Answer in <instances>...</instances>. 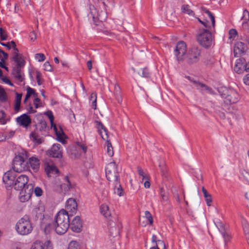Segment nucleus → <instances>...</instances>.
<instances>
[{"mask_svg":"<svg viewBox=\"0 0 249 249\" xmlns=\"http://www.w3.org/2000/svg\"><path fill=\"white\" fill-rule=\"evenodd\" d=\"M221 96L225 99V102L230 104L236 103L239 100L238 93L232 89L226 87L221 88L219 90Z\"/></svg>","mask_w":249,"mask_h":249,"instance_id":"8","label":"nucleus"},{"mask_svg":"<svg viewBox=\"0 0 249 249\" xmlns=\"http://www.w3.org/2000/svg\"><path fill=\"white\" fill-rule=\"evenodd\" d=\"M61 147V146L60 144H54L51 149L48 150V154L50 157L54 158H57L61 160L63 155L62 150L60 149Z\"/></svg>","mask_w":249,"mask_h":249,"instance_id":"12","label":"nucleus"},{"mask_svg":"<svg viewBox=\"0 0 249 249\" xmlns=\"http://www.w3.org/2000/svg\"><path fill=\"white\" fill-rule=\"evenodd\" d=\"M110 226L108 228L109 233L110 236L115 237L119 235V230L118 227L116 226L114 223L110 224Z\"/></svg>","mask_w":249,"mask_h":249,"instance_id":"29","label":"nucleus"},{"mask_svg":"<svg viewBox=\"0 0 249 249\" xmlns=\"http://www.w3.org/2000/svg\"><path fill=\"white\" fill-rule=\"evenodd\" d=\"M87 67L89 69V70L90 71L92 69V61L89 60L87 63Z\"/></svg>","mask_w":249,"mask_h":249,"instance_id":"63","label":"nucleus"},{"mask_svg":"<svg viewBox=\"0 0 249 249\" xmlns=\"http://www.w3.org/2000/svg\"><path fill=\"white\" fill-rule=\"evenodd\" d=\"M160 239H158V237L155 234H153L152 237V243L153 244H156L158 243V240H160Z\"/></svg>","mask_w":249,"mask_h":249,"instance_id":"60","label":"nucleus"},{"mask_svg":"<svg viewBox=\"0 0 249 249\" xmlns=\"http://www.w3.org/2000/svg\"><path fill=\"white\" fill-rule=\"evenodd\" d=\"M36 58L38 60L39 62L44 61L45 59V56L44 54L42 53H36Z\"/></svg>","mask_w":249,"mask_h":249,"instance_id":"52","label":"nucleus"},{"mask_svg":"<svg viewBox=\"0 0 249 249\" xmlns=\"http://www.w3.org/2000/svg\"><path fill=\"white\" fill-rule=\"evenodd\" d=\"M44 114L46 115L50 119L51 123L53 124V122L54 120V117L53 114V112L51 110H48L44 113Z\"/></svg>","mask_w":249,"mask_h":249,"instance_id":"51","label":"nucleus"},{"mask_svg":"<svg viewBox=\"0 0 249 249\" xmlns=\"http://www.w3.org/2000/svg\"><path fill=\"white\" fill-rule=\"evenodd\" d=\"M63 181V182L60 185V188L61 191L65 194L74 186V184L71 182L68 176H64Z\"/></svg>","mask_w":249,"mask_h":249,"instance_id":"14","label":"nucleus"},{"mask_svg":"<svg viewBox=\"0 0 249 249\" xmlns=\"http://www.w3.org/2000/svg\"><path fill=\"white\" fill-rule=\"evenodd\" d=\"M160 194L162 198V200L164 201H166L168 200V195L166 192L164 191L163 188L160 189Z\"/></svg>","mask_w":249,"mask_h":249,"instance_id":"43","label":"nucleus"},{"mask_svg":"<svg viewBox=\"0 0 249 249\" xmlns=\"http://www.w3.org/2000/svg\"><path fill=\"white\" fill-rule=\"evenodd\" d=\"M15 172L10 170L6 172L3 176V181L6 185V187L7 189H8L9 187H12L15 181L16 178Z\"/></svg>","mask_w":249,"mask_h":249,"instance_id":"11","label":"nucleus"},{"mask_svg":"<svg viewBox=\"0 0 249 249\" xmlns=\"http://www.w3.org/2000/svg\"><path fill=\"white\" fill-rule=\"evenodd\" d=\"M26 162H28V166L30 167L35 172H37L40 166V160L36 157L33 156L30 158Z\"/></svg>","mask_w":249,"mask_h":249,"instance_id":"20","label":"nucleus"},{"mask_svg":"<svg viewBox=\"0 0 249 249\" xmlns=\"http://www.w3.org/2000/svg\"><path fill=\"white\" fill-rule=\"evenodd\" d=\"M202 191L207 205L210 206L211 203L212 201L211 195L208 192L207 190L204 187H202Z\"/></svg>","mask_w":249,"mask_h":249,"instance_id":"34","label":"nucleus"},{"mask_svg":"<svg viewBox=\"0 0 249 249\" xmlns=\"http://www.w3.org/2000/svg\"><path fill=\"white\" fill-rule=\"evenodd\" d=\"M114 95L115 98L119 103H121L122 98L121 93V89L119 85H115L114 86Z\"/></svg>","mask_w":249,"mask_h":249,"instance_id":"31","label":"nucleus"},{"mask_svg":"<svg viewBox=\"0 0 249 249\" xmlns=\"http://www.w3.org/2000/svg\"><path fill=\"white\" fill-rule=\"evenodd\" d=\"M45 208L44 206L39 205L35 208L32 212V216L35 217V220L38 219H43L44 217Z\"/></svg>","mask_w":249,"mask_h":249,"instance_id":"17","label":"nucleus"},{"mask_svg":"<svg viewBox=\"0 0 249 249\" xmlns=\"http://www.w3.org/2000/svg\"><path fill=\"white\" fill-rule=\"evenodd\" d=\"M44 70L48 71H52L53 68L49 62L46 61L44 64Z\"/></svg>","mask_w":249,"mask_h":249,"instance_id":"53","label":"nucleus"},{"mask_svg":"<svg viewBox=\"0 0 249 249\" xmlns=\"http://www.w3.org/2000/svg\"><path fill=\"white\" fill-rule=\"evenodd\" d=\"M145 217L149 222L150 225H152L153 222V218L151 214L149 211H146L145 212Z\"/></svg>","mask_w":249,"mask_h":249,"instance_id":"44","label":"nucleus"},{"mask_svg":"<svg viewBox=\"0 0 249 249\" xmlns=\"http://www.w3.org/2000/svg\"><path fill=\"white\" fill-rule=\"evenodd\" d=\"M45 171L49 177L55 175L59 172L57 168L53 163L48 162L45 164Z\"/></svg>","mask_w":249,"mask_h":249,"instance_id":"21","label":"nucleus"},{"mask_svg":"<svg viewBox=\"0 0 249 249\" xmlns=\"http://www.w3.org/2000/svg\"><path fill=\"white\" fill-rule=\"evenodd\" d=\"M28 181L26 175H21L16 178L12 186L16 190L20 191L19 198L22 202L27 201L33 193L34 185Z\"/></svg>","mask_w":249,"mask_h":249,"instance_id":"2","label":"nucleus"},{"mask_svg":"<svg viewBox=\"0 0 249 249\" xmlns=\"http://www.w3.org/2000/svg\"><path fill=\"white\" fill-rule=\"evenodd\" d=\"M0 52H1V54H2L3 55V57L2 58H1V59H4V61L7 59L8 57V54L4 52V51H2L1 50L0 51Z\"/></svg>","mask_w":249,"mask_h":249,"instance_id":"61","label":"nucleus"},{"mask_svg":"<svg viewBox=\"0 0 249 249\" xmlns=\"http://www.w3.org/2000/svg\"><path fill=\"white\" fill-rule=\"evenodd\" d=\"M246 45L242 42H237L235 44L234 47V55L235 57H238L243 54L247 50Z\"/></svg>","mask_w":249,"mask_h":249,"instance_id":"15","label":"nucleus"},{"mask_svg":"<svg viewBox=\"0 0 249 249\" xmlns=\"http://www.w3.org/2000/svg\"><path fill=\"white\" fill-rule=\"evenodd\" d=\"M13 60L16 63V67L23 68L25 64V61L22 58V55L18 56L17 54L13 55Z\"/></svg>","mask_w":249,"mask_h":249,"instance_id":"27","label":"nucleus"},{"mask_svg":"<svg viewBox=\"0 0 249 249\" xmlns=\"http://www.w3.org/2000/svg\"><path fill=\"white\" fill-rule=\"evenodd\" d=\"M51 126L52 128H53L54 131L55 132L57 141L62 143H64L65 140L63 139V137L65 136V134L63 132L62 129L60 128V130L58 131L56 125L53 123V124H51Z\"/></svg>","mask_w":249,"mask_h":249,"instance_id":"25","label":"nucleus"},{"mask_svg":"<svg viewBox=\"0 0 249 249\" xmlns=\"http://www.w3.org/2000/svg\"><path fill=\"white\" fill-rule=\"evenodd\" d=\"M16 120L18 124L25 128H27L32 122L31 119L26 113L20 115L19 117H18Z\"/></svg>","mask_w":249,"mask_h":249,"instance_id":"19","label":"nucleus"},{"mask_svg":"<svg viewBox=\"0 0 249 249\" xmlns=\"http://www.w3.org/2000/svg\"><path fill=\"white\" fill-rule=\"evenodd\" d=\"M244 232L246 234V238L248 241V245L249 246V229L246 227L244 226L243 227Z\"/></svg>","mask_w":249,"mask_h":249,"instance_id":"56","label":"nucleus"},{"mask_svg":"<svg viewBox=\"0 0 249 249\" xmlns=\"http://www.w3.org/2000/svg\"><path fill=\"white\" fill-rule=\"evenodd\" d=\"M27 94L30 96L32 95L35 97L37 96V93L36 92L35 90L29 87L27 88Z\"/></svg>","mask_w":249,"mask_h":249,"instance_id":"49","label":"nucleus"},{"mask_svg":"<svg viewBox=\"0 0 249 249\" xmlns=\"http://www.w3.org/2000/svg\"><path fill=\"white\" fill-rule=\"evenodd\" d=\"M138 74L141 76L146 78H149L150 77V73L147 68H143L141 69L138 72Z\"/></svg>","mask_w":249,"mask_h":249,"instance_id":"35","label":"nucleus"},{"mask_svg":"<svg viewBox=\"0 0 249 249\" xmlns=\"http://www.w3.org/2000/svg\"><path fill=\"white\" fill-rule=\"evenodd\" d=\"M203 11L207 14L209 18H210L211 22H212V25L213 28H214L215 27V18L213 15L212 12H211L209 10L207 9L204 8H203Z\"/></svg>","mask_w":249,"mask_h":249,"instance_id":"37","label":"nucleus"},{"mask_svg":"<svg viewBox=\"0 0 249 249\" xmlns=\"http://www.w3.org/2000/svg\"><path fill=\"white\" fill-rule=\"evenodd\" d=\"M95 126L97 129V131L100 134L102 139L104 140L108 139V133L107 128L104 125V124L98 121H95Z\"/></svg>","mask_w":249,"mask_h":249,"instance_id":"16","label":"nucleus"},{"mask_svg":"<svg viewBox=\"0 0 249 249\" xmlns=\"http://www.w3.org/2000/svg\"><path fill=\"white\" fill-rule=\"evenodd\" d=\"M111 0H106V1L103 0L101 2V3L99 5V6L101 7H103L105 11L102 10L100 12H99L97 11L96 8L94 7V5H90V13L89 15V18H92L94 23L96 25H98V21L104 22L107 19V14L106 12V8L111 4Z\"/></svg>","mask_w":249,"mask_h":249,"instance_id":"4","label":"nucleus"},{"mask_svg":"<svg viewBox=\"0 0 249 249\" xmlns=\"http://www.w3.org/2000/svg\"><path fill=\"white\" fill-rule=\"evenodd\" d=\"M22 98V94L16 93V97L15 100V104L14 107V109L16 112H18L20 109V107L21 104V101Z\"/></svg>","mask_w":249,"mask_h":249,"instance_id":"32","label":"nucleus"},{"mask_svg":"<svg viewBox=\"0 0 249 249\" xmlns=\"http://www.w3.org/2000/svg\"><path fill=\"white\" fill-rule=\"evenodd\" d=\"M182 12L190 16H194L195 13L190 8V6L188 4L183 5L181 7Z\"/></svg>","mask_w":249,"mask_h":249,"instance_id":"36","label":"nucleus"},{"mask_svg":"<svg viewBox=\"0 0 249 249\" xmlns=\"http://www.w3.org/2000/svg\"><path fill=\"white\" fill-rule=\"evenodd\" d=\"M204 63L206 65H211L214 63L213 59H211L210 60H205Z\"/></svg>","mask_w":249,"mask_h":249,"instance_id":"64","label":"nucleus"},{"mask_svg":"<svg viewBox=\"0 0 249 249\" xmlns=\"http://www.w3.org/2000/svg\"><path fill=\"white\" fill-rule=\"evenodd\" d=\"M39 130L40 132L45 131L47 128V123L44 121H41L39 124Z\"/></svg>","mask_w":249,"mask_h":249,"instance_id":"41","label":"nucleus"},{"mask_svg":"<svg viewBox=\"0 0 249 249\" xmlns=\"http://www.w3.org/2000/svg\"><path fill=\"white\" fill-rule=\"evenodd\" d=\"M237 31L236 29H231L229 32V38L234 39L237 35Z\"/></svg>","mask_w":249,"mask_h":249,"instance_id":"46","label":"nucleus"},{"mask_svg":"<svg viewBox=\"0 0 249 249\" xmlns=\"http://www.w3.org/2000/svg\"><path fill=\"white\" fill-rule=\"evenodd\" d=\"M245 59L240 58L236 60V63L234 65V71L237 72H239L241 70L243 65L245 62Z\"/></svg>","mask_w":249,"mask_h":249,"instance_id":"33","label":"nucleus"},{"mask_svg":"<svg viewBox=\"0 0 249 249\" xmlns=\"http://www.w3.org/2000/svg\"><path fill=\"white\" fill-rule=\"evenodd\" d=\"M22 68L15 67L12 70V74L15 78V79L18 80L19 82H21L23 81L24 78L22 77L21 74V69Z\"/></svg>","mask_w":249,"mask_h":249,"instance_id":"26","label":"nucleus"},{"mask_svg":"<svg viewBox=\"0 0 249 249\" xmlns=\"http://www.w3.org/2000/svg\"><path fill=\"white\" fill-rule=\"evenodd\" d=\"M26 158V155L23 153H20L18 155L16 156L13 160L12 168L13 171L20 173L27 170L29 166H28V162H26L25 161Z\"/></svg>","mask_w":249,"mask_h":249,"instance_id":"7","label":"nucleus"},{"mask_svg":"<svg viewBox=\"0 0 249 249\" xmlns=\"http://www.w3.org/2000/svg\"><path fill=\"white\" fill-rule=\"evenodd\" d=\"M193 83L196 85L197 88H201V92H202L203 91H206L207 92L211 94H214V92L213 90L207 85L197 81H193Z\"/></svg>","mask_w":249,"mask_h":249,"instance_id":"24","label":"nucleus"},{"mask_svg":"<svg viewBox=\"0 0 249 249\" xmlns=\"http://www.w3.org/2000/svg\"><path fill=\"white\" fill-rule=\"evenodd\" d=\"M242 19L244 20L243 23L247 22L249 20V12L246 9L244 10L243 11V15L242 17Z\"/></svg>","mask_w":249,"mask_h":249,"instance_id":"45","label":"nucleus"},{"mask_svg":"<svg viewBox=\"0 0 249 249\" xmlns=\"http://www.w3.org/2000/svg\"><path fill=\"white\" fill-rule=\"evenodd\" d=\"M219 231L222 235L223 238L224 239L225 246H226L227 244L231 240V235L228 231L225 230L223 227H221L220 229H219Z\"/></svg>","mask_w":249,"mask_h":249,"instance_id":"28","label":"nucleus"},{"mask_svg":"<svg viewBox=\"0 0 249 249\" xmlns=\"http://www.w3.org/2000/svg\"><path fill=\"white\" fill-rule=\"evenodd\" d=\"M69 227L70 216L66 210L62 209L56 215L54 222L46 225L44 231L47 233L53 229L58 234L61 235L67 231Z\"/></svg>","mask_w":249,"mask_h":249,"instance_id":"1","label":"nucleus"},{"mask_svg":"<svg viewBox=\"0 0 249 249\" xmlns=\"http://www.w3.org/2000/svg\"><path fill=\"white\" fill-rule=\"evenodd\" d=\"M36 78L37 83V84L40 86V85H42V82H41V80H40V77L42 76V74H41V72L39 71H36Z\"/></svg>","mask_w":249,"mask_h":249,"instance_id":"54","label":"nucleus"},{"mask_svg":"<svg viewBox=\"0 0 249 249\" xmlns=\"http://www.w3.org/2000/svg\"><path fill=\"white\" fill-rule=\"evenodd\" d=\"M155 245H158V247H159L160 248V247H161L162 249H166L165 244L163 241L161 240H158V243Z\"/></svg>","mask_w":249,"mask_h":249,"instance_id":"57","label":"nucleus"},{"mask_svg":"<svg viewBox=\"0 0 249 249\" xmlns=\"http://www.w3.org/2000/svg\"><path fill=\"white\" fill-rule=\"evenodd\" d=\"M186 50V44L184 41H179L177 44L174 53L178 61H181L184 59Z\"/></svg>","mask_w":249,"mask_h":249,"instance_id":"10","label":"nucleus"},{"mask_svg":"<svg viewBox=\"0 0 249 249\" xmlns=\"http://www.w3.org/2000/svg\"><path fill=\"white\" fill-rule=\"evenodd\" d=\"M106 140L107 141V154L109 156L112 157L114 155V152L111 142L108 140V139H106Z\"/></svg>","mask_w":249,"mask_h":249,"instance_id":"38","label":"nucleus"},{"mask_svg":"<svg viewBox=\"0 0 249 249\" xmlns=\"http://www.w3.org/2000/svg\"><path fill=\"white\" fill-rule=\"evenodd\" d=\"M241 173L245 180L249 184V173L245 170H242Z\"/></svg>","mask_w":249,"mask_h":249,"instance_id":"42","label":"nucleus"},{"mask_svg":"<svg viewBox=\"0 0 249 249\" xmlns=\"http://www.w3.org/2000/svg\"><path fill=\"white\" fill-rule=\"evenodd\" d=\"M30 37L31 40L34 41L36 39V36L34 32H32L30 34Z\"/></svg>","mask_w":249,"mask_h":249,"instance_id":"62","label":"nucleus"},{"mask_svg":"<svg viewBox=\"0 0 249 249\" xmlns=\"http://www.w3.org/2000/svg\"><path fill=\"white\" fill-rule=\"evenodd\" d=\"M0 100L1 101L6 100V92L2 88H0Z\"/></svg>","mask_w":249,"mask_h":249,"instance_id":"50","label":"nucleus"},{"mask_svg":"<svg viewBox=\"0 0 249 249\" xmlns=\"http://www.w3.org/2000/svg\"><path fill=\"white\" fill-rule=\"evenodd\" d=\"M243 81L246 85H249V73L246 74L244 77Z\"/></svg>","mask_w":249,"mask_h":249,"instance_id":"59","label":"nucleus"},{"mask_svg":"<svg viewBox=\"0 0 249 249\" xmlns=\"http://www.w3.org/2000/svg\"><path fill=\"white\" fill-rule=\"evenodd\" d=\"M31 249H53V244L50 240L45 241L44 243L41 242H35L32 246Z\"/></svg>","mask_w":249,"mask_h":249,"instance_id":"18","label":"nucleus"},{"mask_svg":"<svg viewBox=\"0 0 249 249\" xmlns=\"http://www.w3.org/2000/svg\"><path fill=\"white\" fill-rule=\"evenodd\" d=\"M100 212L106 218H108L111 215L109 207L106 204L101 205L100 206Z\"/></svg>","mask_w":249,"mask_h":249,"instance_id":"30","label":"nucleus"},{"mask_svg":"<svg viewBox=\"0 0 249 249\" xmlns=\"http://www.w3.org/2000/svg\"><path fill=\"white\" fill-rule=\"evenodd\" d=\"M106 175L114 193L119 196H123L124 191L119 180V176L116 164L114 162H111L107 165L106 167Z\"/></svg>","mask_w":249,"mask_h":249,"instance_id":"3","label":"nucleus"},{"mask_svg":"<svg viewBox=\"0 0 249 249\" xmlns=\"http://www.w3.org/2000/svg\"><path fill=\"white\" fill-rule=\"evenodd\" d=\"M71 230L75 232L79 233L82 231L83 227L82 221L79 216H75L70 224Z\"/></svg>","mask_w":249,"mask_h":249,"instance_id":"13","label":"nucleus"},{"mask_svg":"<svg viewBox=\"0 0 249 249\" xmlns=\"http://www.w3.org/2000/svg\"><path fill=\"white\" fill-rule=\"evenodd\" d=\"M66 209L71 213H75L77 211V204L75 199L70 198L66 204Z\"/></svg>","mask_w":249,"mask_h":249,"instance_id":"22","label":"nucleus"},{"mask_svg":"<svg viewBox=\"0 0 249 249\" xmlns=\"http://www.w3.org/2000/svg\"><path fill=\"white\" fill-rule=\"evenodd\" d=\"M77 144L79 147L81 148L84 152H86L87 150V147L86 145L82 142H77Z\"/></svg>","mask_w":249,"mask_h":249,"instance_id":"55","label":"nucleus"},{"mask_svg":"<svg viewBox=\"0 0 249 249\" xmlns=\"http://www.w3.org/2000/svg\"><path fill=\"white\" fill-rule=\"evenodd\" d=\"M67 249H80V247L78 242L72 240L69 243Z\"/></svg>","mask_w":249,"mask_h":249,"instance_id":"40","label":"nucleus"},{"mask_svg":"<svg viewBox=\"0 0 249 249\" xmlns=\"http://www.w3.org/2000/svg\"><path fill=\"white\" fill-rule=\"evenodd\" d=\"M210 29H199L196 35L197 41L199 44L205 48H208L213 43V37L212 36Z\"/></svg>","mask_w":249,"mask_h":249,"instance_id":"6","label":"nucleus"},{"mask_svg":"<svg viewBox=\"0 0 249 249\" xmlns=\"http://www.w3.org/2000/svg\"><path fill=\"white\" fill-rule=\"evenodd\" d=\"M201 50L197 47L194 46L190 48L186 54L185 59L187 62L192 64L197 62L199 60Z\"/></svg>","mask_w":249,"mask_h":249,"instance_id":"9","label":"nucleus"},{"mask_svg":"<svg viewBox=\"0 0 249 249\" xmlns=\"http://www.w3.org/2000/svg\"><path fill=\"white\" fill-rule=\"evenodd\" d=\"M33 228L29 215L25 214L21 218L16 225L17 232L21 235H27L33 231Z\"/></svg>","mask_w":249,"mask_h":249,"instance_id":"5","label":"nucleus"},{"mask_svg":"<svg viewBox=\"0 0 249 249\" xmlns=\"http://www.w3.org/2000/svg\"><path fill=\"white\" fill-rule=\"evenodd\" d=\"M30 137L33 138V141L38 144H41L42 142V139L35 132H32L30 134Z\"/></svg>","mask_w":249,"mask_h":249,"instance_id":"39","label":"nucleus"},{"mask_svg":"<svg viewBox=\"0 0 249 249\" xmlns=\"http://www.w3.org/2000/svg\"><path fill=\"white\" fill-rule=\"evenodd\" d=\"M0 36L1 40H5L7 39V35L5 30H4L2 28H0Z\"/></svg>","mask_w":249,"mask_h":249,"instance_id":"48","label":"nucleus"},{"mask_svg":"<svg viewBox=\"0 0 249 249\" xmlns=\"http://www.w3.org/2000/svg\"><path fill=\"white\" fill-rule=\"evenodd\" d=\"M159 167L160 169V172L162 177L168 180L169 179V175L166 168V164L164 160H160L159 163Z\"/></svg>","mask_w":249,"mask_h":249,"instance_id":"23","label":"nucleus"},{"mask_svg":"<svg viewBox=\"0 0 249 249\" xmlns=\"http://www.w3.org/2000/svg\"><path fill=\"white\" fill-rule=\"evenodd\" d=\"M197 19H198V21L201 23L202 24H203L204 25V26L206 28V29H211V26H209L208 25V21H203L201 20H200V18H197Z\"/></svg>","mask_w":249,"mask_h":249,"instance_id":"58","label":"nucleus"},{"mask_svg":"<svg viewBox=\"0 0 249 249\" xmlns=\"http://www.w3.org/2000/svg\"><path fill=\"white\" fill-rule=\"evenodd\" d=\"M36 196H40L43 194V190L39 187H36L33 190Z\"/></svg>","mask_w":249,"mask_h":249,"instance_id":"47","label":"nucleus"}]
</instances>
